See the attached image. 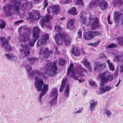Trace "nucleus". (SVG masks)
<instances>
[{"mask_svg":"<svg viewBox=\"0 0 123 123\" xmlns=\"http://www.w3.org/2000/svg\"><path fill=\"white\" fill-rule=\"evenodd\" d=\"M36 75L35 86L36 90L38 91L42 90L40 96L41 99L42 96L45 94L48 90L49 85L48 84H44L43 79L38 78L37 77L39 76L43 75V74L40 73L37 70H33L31 73L30 74L32 76L34 74Z\"/></svg>","mask_w":123,"mask_h":123,"instance_id":"nucleus-1","label":"nucleus"},{"mask_svg":"<svg viewBox=\"0 0 123 123\" xmlns=\"http://www.w3.org/2000/svg\"><path fill=\"white\" fill-rule=\"evenodd\" d=\"M82 66L80 65L77 67L78 72L76 74L74 71L73 68L74 65L73 63H70L69 66L67 69V75L68 76L78 80L80 83H82L84 81V80L82 78L79 79V76H84L85 74L87 73V70L84 68L82 67Z\"/></svg>","mask_w":123,"mask_h":123,"instance_id":"nucleus-2","label":"nucleus"},{"mask_svg":"<svg viewBox=\"0 0 123 123\" xmlns=\"http://www.w3.org/2000/svg\"><path fill=\"white\" fill-rule=\"evenodd\" d=\"M101 82L100 90L102 93L105 92L106 91L110 90L111 87L108 86H104L105 84L108 82H110L113 80V75L109 71H106L103 73H101L99 76Z\"/></svg>","mask_w":123,"mask_h":123,"instance_id":"nucleus-3","label":"nucleus"},{"mask_svg":"<svg viewBox=\"0 0 123 123\" xmlns=\"http://www.w3.org/2000/svg\"><path fill=\"white\" fill-rule=\"evenodd\" d=\"M57 61H55L52 63L49 60L47 61L44 67L45 72L49 76L55 75L57 74Z\"/></svg>","mask_w":123,"mask_h":123,"instance_id":"nucleus-4","label":"nucleus"},{"mask_svg":"<svg viewBox=\"0 0 123 123\" xmlns=\"http://www.w3.org/2000/svg\"><path fill=\"white\" fill-rule=\"evenodd\" d=\"M13 5H9L6 6L5 12L6 16H11L12 14V8L15 12L19 13L20 10L21 3L20 0H13Z\"/></svg>","mask_w":123,"mask_h":123,"instance_id":"nucleus-5","label":"nucleus"},{"mask_svg":"<svg viewBox=\"0 0 123 123\" xmlns=\"http://www.w3.org/2000/svg\"><path fill=\"white\" fill-rule=\"evenodd\" d=\"M54 38L55 39L56 43L58 45H61L64 41L66 46L69 45L71 41V38L65 33H63L59 34L57 36L56 34Z\"/></svg>","mask_w":123,"mask_h":123,"instance_id":"nucleus-6","label":"nucleus"},{"mask_svg":"<svg viewBox=\"0 0 123 123\" xmlns=\"http://www.w3.org/2000/svg\"><path fill=\"white\" fill-rule=\"evenodd\" d=\"M40 32V30L38 26H36L33 27L32 35L33 38H32L28 42L29 45L30 47H32L34 45L35 42L39 37Z\"/></svg>","mask_w":123,"mask_h":123,"instance_id":"nucleus-7","label":"nucleus"},{"mask_svg":"<svg viewBox=\"0 0 123 123\" xmlns=\"http://www.w3.org/2000/svg\"><path fill=\"white\" fill-rule=\"evenodd\" d=\"M100 36L101 34L98 31H89L84 34V37L86 40H89L93 39L96 37Z\"/></svg>","mask_w":123,"mask_h":123,"instance_id":"nucleus-8","label":"nucleus"},{"mask_svg":"<svg viewBox=\"0 0 123 123\" xmlns=\"http://www.w3.org/2000/svg\"><path fill=\"white\" fill-rule=\"evenodd\" d=\"M49 36L47 33H45L42 35L41 38L39 39L37 43V47H40L42 45H44L47 43V41L49 39Z\"/></svg>","mask_w":123,"mask_h":123,"instance_id":"nucleus-9","label":"nucleus"},{"mask_svg":"<svg viewBox=\"0 0 123 123\" xmlns=\"http://www.w3.org/2000/svg\"><path fill=\"white\" fill-rule=\"evenodd\" d=\"M0 41L2 43V45L6 50L10 51L12 49L7 39L4 37H0Z\"/></svg>","mask_w":123,"mask_h":123,"instance_id":"nucleus-10","label":"nucleus"},{"mask_svg":"<svg viewBox=\"0 0 123 123\" xmlns=\"http://www.w3.org/2000/svg\"><path fill=\"white\" fill-rule=\"evenodd\" d=\"M28 14V19H31L34 20H38L41 18L40 12L37 11H34Z\"/></svg>","mask_w":123,"mask_h":123,"instance_id":"nucleus-11","label":"nucleus"},{"mask_svg":"<svg viewBox=\"0 0 123 123\" xmlns=\"http://www.w3.org/2000/svg\"><path fill=\"white\" fill-rule=\"evenodd\" d=\"M49 49L48 48L41 47L40 51L39 54L40 55L43 54V57L48 58L49 57L50 54H52L53 52L52 50H50L49 51Z\"/></svg>","mask_w":123,"mask_h":123,"instance_id":"nucleus-12","label":"nucleus"},{"mask_svg":"<svg viewBox=\"0 0 123 123\" xmlns=\"http://www.w3.org/2000/svg\"><path fill=\"white\" fill-rule=\"evenodd\" d=\"M60 10V7L58 6H54L50 7L47 10L48 12L50 13L56 14L59 12Z\"/></svg>","mask_w":123,"mask_h":123,"instance_id":"nucleus-13","label":"nucleus"},{"mask_svg":"<svg viewBox=\"0 0 123 123\" xmlns=\"http://www.w3.org/2000/svg\"><path fill=\"white\" fill-rule=\"evenodd\" d=\"M95 65V66L94 68V69L96 71L100 70L101 69H104L106 67L105 63L101 62H98Z\"/></svg>","mask_w":123,"mask_h":123,"instance_id":"nucleus-14","label":"nucleus"},{"mask_svg":"<svg viewBox=\"0 0 123 123\" xmlns=\"http://www.w3.org/2000/svg\"><path fill=\"white\" fill-rule=\"evenodd\" d=\"M97 5L102 10L106 9L108 6V2L104 0H102L101 1L98 2Z\"/></svg>","mask_w":123,"mask_h":123,"instance_id":"nucleus-15","label":"nucleus"},{"mask_svg":"<svg viewBox=\"0 0 123 123\" xmlns=\"http://www.w3.org/2000/svg\"><path fill=\"white\" fill-rule=\"evenodd\" d=\"M74 20L73 18L69 19L67 23V29L72 30L74 29L75 26L74 25Z\"/></svg>","mask_w":123,"mask_h":123,"instance_id":"nucleus-16","label":"nucleus"},{"mask_svg":"<svg viewBox=\"0 0 123 123\" xmlns=\"http://www.w3.org/2000/svg\"><path fill=\"white\" fill-rule=\"evenodd\" d=\"M21 45L23 46V48L22 49L20 50V51L24 53L25 56H28L30 53V51L31 49L30 48L28 47V46H23L22 44Z\"/></svg>","mask_w":123,"mask_h":123,"instance_id":"nucleus-17","label":"nucleus"},{"mask_svg":"<svg viewBox=\"0 0 123 123\" xmlns=\"http://www.w3.org/2000/svg\"><path fill=\"white\" fill-rule=\"evenodd\" d=\"M50 17L49 16H44L40 21L41 26L43 28L45 25V23L49 20Z\"/></svg>","mask_w":123,"mask_h":123,"instance_id":"nucleus-18","label":"nucleus"},{"mask_svg":"<svg viewBox=\"0 0 123 123\" xmlns=\"http://www.w3.org/2000/svg\"><path fill=\"white\" fill-rule=\"evenodd\" d=\"M91 29L92 30H96L99 27V24L98 19L96 18L91 24Z\"/></svg>","mask_w":123,"mask_h":123,"instance_id":"nucleus-19","label":"nucleus"},{"mask_svg":"<svg viewBox=\"0 0 123 123\" xmlns=\"http://www.w3.org/2000/svg\"><path fill=\"white\" fill-rule=\"evenodd\" d=\"M29 36L26 34H24L19 35V39L22 43L25 42L29 39Z\"/></svg>","mask_w":123,"mask_h":123,"instance_id":"nucleus-20","label":"nucleus"},{"mask_svg":"<svg viewBox=\"0 0 123 123\" xmlns=\"http://www.w3.org/2000/svg\"><path fill=\"white\" fill-rule=\"evenodd\" d=\"M72 48L71 51L72 52V54L75 56H79L80 55V51L78 48L74 45L72 46Z\"/></svg>","mask_w":123,"mask_h":123,"instance_id":"nucleus-21","label":"nucleus"},{"mask_svg":"<svg viewBox=\"0 0 123 123\" xmlns=\"http://www.w3.org/2000/svg\"><path fill=\"white\" fill-rule=\"evenodd\" d=\"M57 91L56 88H53L51 92V97L53 98L52 101H56L58 96Z\"/></svg>","mask_w":123,"mask_h":123,"instance_id":"nucleus-22","label":"nucleus"},{"mask_svg":"<svg viewBox=\"0 0 123 123\" xmlns=\"http://www.w3.org/2000/svg\"><path fill=\"white\" fill-rule=\"evenodd\" d=\"M61 27L57 25H56L55 26V31H54L53 32V36L54 37L55 36L56 34V36H57L59 34H61L60 33L61 31Z\"/></svg>","mask_w":123,"mask_h":123,"instance_id":"nucleus-23","label":"nucleus"},{"mask_svg":"<svg viewBox=\"0 0 123 123\" xmlns=\"http://www.w3.org/2000/svg\"><path fill=\"white\" fill-rule=\"evenodd\" d=\"M114 19L116 22H119L120 17H122L123 16V14L118 12H116L114 13Z\"/></svg>","mask_w":123,"mask_h":123,"instance_id":"nucleus-24","label":"nucleus"},{"mask_svg":"<svg viewBox=\"0 0 123 123\" xmlns=\"http://www.w3.org/2000/svg\"><path fill=\"white\" fill-rule=\"evenodd\" d=\"M98 103L97 101H95L94 99L91 100L90 104V107L91 111H93L95 105L97 104Z\"/></svg>","mask_w":123,"mask_h":123,"instance_id":"nucleus-25","label":"nucleus"},{"mask_svg":"<svg viewBox=\"0 0 123 123\" xmlns=\"http://www.w3.org/2000/svg\"><path fill=\"white\" fill-rule=\"evenodd\" d=\"M112 3L114 6L117 5L121 6L123 5V1L122 0H114Z\"/></svg>","mask_w":123,"mask_h":123,"instance_id":"nucleus-26","label":"nucleus"},{"mask_svg":"<svg viewBox=\"0 0 123 123\" xmlns=\"http://www.w3.org/2000/svg\"><path fill=\"white\" fill-rule=\"evenodd\" d=\"M67 80L68 79L67 78H65L63 79L62 82V84L59 89L60 92H62V91L63 89L65 86V84L67 82Z\"/></svg>","mask_w":123,"mask_h":123,"instance_id":"nucleus-27","label":"nucleus"},{"mask_svg":"<svg viewBox=\"0 0 123 123\" xmlns=\"http://www.w3.org/2000/svg\"><path fill=\"white\" fill-rule=\"evenodd\" d=\"M68 12L70 14L73 15H77L78 13L77 9L74 7H73L71 10H69Z\"/></svg>","mask_w":123,"mask_h":123,"instance_id":"nucleus-28","label":"nucleus"},{"mask_svg":"<svg viewBox=\"0 0 123 123\" xmlns=\"http://www.w3.org/2000/svg\"><path fill=\"white\" fill-rule=\"evenodd\" d=\"M69 84H68L66 86V89L64 91V94L65 96L68 97L69 95Z\"/></svg>","mask_w":123,"mask_h":123,"instance_id":"nucleus-29","label":"nucleus"},{"mask_svg":"<svg viewBox=\"0 0 123 123\" xmlns=\"http://www.w3.org/2000/svg\"><path fill=\"white\" fill-rule=\"evenodd\" d=\"M101 0H92L90 2L89 4V7L90 8H92L94 6L95 4H97L98 2L100 1Z\"/></svg>","mask_w":123,"mask_h":123,"instance_id":"nucleus-30","label":"nucleus"},{"mask_svg":"<svg viewBox=\"0 0 123 123\" xmlns=\"http://www.w3.org/2000/svg\"><path fill=\"white\" fill-rule=\"evenodd\" d=\"M27 59L28 62L31 63H34V62L37 61L38 60L37 58H36L33 57H31L30 58H27Z\"/></svg>","mask_w":123,"mask_h":123,"instance_id":"nucleus-31","label":"nucleus"},{"mask_svg":"<svg viewBox=\"0 0 123 123\" xmlns=\"http://www.w3.org/2000/svg\"><path fill=\"white\" fill-rule=\"evenodd\" d=\"M117 41L121 45L123 46V37H119L117 38Z\"/></svg>","mask_w":123,"mask_h":123,"instance_id":"nucleus-32","label":"nucleus"},{"mask_svg":"<svg viewBox=\"0 0 123 123\" xmlns=\"http://www.w3.org/2000/svg\"><path fill=\"white\" fill-rule=\"evenodd\" d=\"M107 63L108 64L110 70L112 71H114V67L112 63L110 62V61L107 60Z\"/></svg>","mask_w":123,"mask_h":123,"instance_id":"nucleus-33","label":"nucleus"},{"mask_svg":"<svg viewBox=\"0 0 123 123\" xmlns=\"http://www.w3.org/2000/svg\"><path fill=\"white\" fill-rule=\"evenodd\" d=\"M27 28L24 26H21L18 29V31L19 32H25L27 30Z\"/></svg>","mask_w":123,"mask_h":123,"instance_id":"nucleus-34","label":"nucleus"},{"mask_svg":"<svg viewBox=\"0 0 123 123\" xmlns=\"http://www.w3.org/2000/svg\"><path fill=\"white\" fill-rule=\"evenodd\" d=\"M82 62L83 65L87 67L90 65V62H88L86 59H85L82 61Z\"/></svg>","mask_w":123,"mask_h":123,"instance_id":"nucleus-35","label":"nucleus"},{"mask_svg":"<svg viewBox=\"0 0 123 123\" xmlns=\"http://www.w3.org/2000/svg\"><path fill=\"white\" fill-rule=\"evenodd\" d=\"M5 56H6V58L8 59H10L11 58L16 59V58L15 56H14L12 54H6Z\"/></svg>","mask_w":123,"mask_h":123,"instance_id":"nucleus-36","label":"nucleus"},{"mask_svg":"<svg viewBox=\"0 0 123 123\" xmlns=\"http://www.w3.org/2000/svg\"><path fill=\"white\" fill-rule=\"evenodd\" d=\"M75 3L76 5H80L83 6H84V5L83 0H76Z\"/></svg>","mask_w":123,"mask_h":123,"instance_id":"nucleus-37","label":"nucleus"},{"mask_svg":"<svg viewBox=\"0 0 123 123\" xmlns=\"http://www.w3.org/2000/svg\"><path fill=\"white\" fill-rule=\"evenodd\" d=\"M6 26V23L3 20H0V28H4Z\"/></svg>","mask_w":123,"mask_h":123,"instance_id":"nucleus-38","label":"nucleus"},{"mask_svg":"<svg viewBox=\"0 0 123 123\" xmlns=\"http://www.w3.org/2000/svg\"><path fill=\"white\" fill-rule=\"evenodd\" d=\"M117 44L112 43L108 46L107 48H117Z\"/></svg>","mask_w":123,"mask_h":123,"instance_id":"nucleus-39","label":"nucleus"},{"mask_svg":"<svg viewBox=\"0 0 123 123\" xmlns=\"http://www.w3.org/2000/svg\"><path fill=\"white\" fill-rule=\"evenodd\" d=\"M89 82L90 85L95 86H97L96 84L94 81L90 80L89 81Z\"/></svg>","mask_w":123,"mask_h":123,"instance_id":"nucleus-40","label":"nucleus"},{"mask_svg":"<svg viewBox=\"0 0 123 123\" xmlns=\"http://www.w3.org/2000/svg\"><path fill=\"white\" fill-rule=\"evenodd\" d=\"M21 9L23 10H27L28 9V8L27 6V5L26 3L22 5L21 6Z\"/></svg>","mask_w":123,"mask_h":123,"instance_id":"nucleus-41","label":"nucleus"},{"mask_svg":"<svg viewBox=\"0 0 123 123\" xmlns=\"http://www.w3.org/2000/svg\"><path fill=\"white\" fill-rule=\"evenodd\" d=\"M65 60H63L62 59H60L59 61V65H64L65 62Z\"/></svg>","mask_w":123,"mask_h":123,"instance_id":"nucleus-42","label":"nucleus"},{"mask_svg":"<svg viewBox=\"0 0 123 123\" xmlns=\"http://www.w3.org/2000/svg\"><path fill=\"white\" fill-rule=\"evenodd\" d=\"M77 37L79 38H80L82 36V31L80 29H79L77 32Z\"/></svg>","mask_w":123,"mask_h":123,"instance_id":"nucleus-43","label":"nucleus"},{"mask_svg":"<svg viewBox=\"0 0 123 123\" xmlns=\"http://www.w3.org/2000/svg\"><path fill=\"white\" fill-rule=\"evenodd\" d=\"M48 5V1L47 0H44L43 4V6H44L43 9H44L45 8L47 7Z\"/></svg>","mask_w":123,"mask_h":123,"instance_id":"nucleus-44","label":"nucleus"},{"mask_svg":"<svg viewBox=\"0 0 123 123\" xmlns=\"http://www.w3.org/2000/svg\"><path fill=\"white\" fill-rule=\"evenodd\" d=\"M100 42V41L99 40L96 43H90L89 44V45L94 46H97L98 44Z\"/></svg>","mask_w":123,"mask_h":123,"instance_id":"nucleus-45","label":"nucleus"},{"mask_svg":"<svg viewBox=\"0 0 123 123\" xmlns=\"http://www.w3.org/2000/svg\"><path fill=\"white\" fill-rule=\"evenodd\" d=\"M27 5V6L28 9L30 8H31L32 6V4L31 2H27L26 3Z\"/></svg>","mask_w":123,"mask_h":123,"instance_id":"nucleus-46","label":"nucleus"},{"mask_svg":"<svg viewBox=\"0 0 123 123\" xmlns=\"http://www.w3.org/2000/svg\"><path fill=\"white\" fill-rule=\"evenodd\" d=\"M23 21V20H20L16 22L15 23V24L16 25H17L20 23H22Z\"/></svg>","mask_w":123,"mask_h":123,"instance_id":"nucleus-47","label":"nucleus"},{"mask_svg":"<svg viewBox=\"0 0 123 123\" xmlns=\"http://www.w3.org/2000/svg\"><path fill=\"white\" fill-rule=\"evenodd\" d=\"M81 22L83 24H86V19L85 18H83L81 20Z\"/></svg>","mask_w":123,"mask_h":123,"instance_id":"nucleus-48","label":"nucleus"},{"mask_svg":"<svg viewBox=\"0 0 123 123\" xmlns=\"http://www.w3.org/2000/svg\"><path fill=\"white\" fill-rule=\"evenodd\" d=\"M106 114L108 116H110L111 114V112L108 110H106Z\"/></svg>","mask_w":123,"mask_h":123,"instance_id":"nucleus-49","label":"nucleus"},{"mask_svg":"<svg viewBox=\"0 0 123 123\" xmlns=\"http://www.w3.org/2000/svg\"><path fill=\"white\" fill-rule=\"evenodd\" d=\"M59 2L61 4H66V0H59Z\"/></svg>","mask_w":123,"mask_h":123,"instance_id":"nucleus-50","label":"nucleus"},{"mask_svg":"<svg viewBox=\"0 0 123 123\" xmlns=\"http://www.w3.org/2000/svg\"><path fill=\"white\" fill-rule=\"evenodd\" d=\"M99 57L100 58L106 57V56L103 53L100 54L99 55Z\"/></svg>","mask_w":123,"mask_h":123,"instance_id":"nucleus-51","label":"nucleus"},{"mask_svg":"<svg viewBox=\"0 0 123 123\" xmlns=\"http://www.w3.org/2000/svg\"><path fill=\"white\" fill-rule=\"evenodd\" d=\"M32 68L31 67H29L28 68H26V70L28 71V73H29L30 72Z\"/></svg>","mask_w":123,"mask_h":123,"instance_id":"nucleus-52","label":"nucleus"},{"mask_svg":"<svg viewBox=\"0 0 123 123\" xmlns=\"http://www.w3.org/2000/svg\"><path fill=\"white\" fill-rule=\"evenodd\" d=\"M40 0H33L34 2V4H37L39 3Z\"/></svg>","mask_w":123,"mask_h":123,"instance_id":"nucleus-53","label":"nucleus"},{"mask_svg":"<svg viewBox=\"0 0 123 123\" xmlns=\"http://www.w3.org/2000/svg\"><path fill=\"white\" fill-rule=\"evenodd\" d=\"M66 4L70 3L72 2V0H66Z\"/></svg>","mask_w":123,"mask_h":123,"instance_id":"nucleus-54","label":"nucleus"},{"mask_svg":"<svg viewBox=\"0 0 123 123\" xmlns=\"http://www.w3.org/2000/svg\"><path fill=\"white\" fill-rule=\"evenodd\" d=\"M120 71L121 72H123V65L120 66Z\"/></svg>","mask_w":123,"mask_h":123,"instance_id":"nucleus-55","label":"nucleus"},{"mask_svg":"<svg viewBox=\"0 0 123 123\" xmlns=\"http://www.w3.org/2000/svg\"><path fill=\"white\" fill-rule=\"evenodd\" d=\"M58 48L56 47L55 48V52L58 55H59L60 54V52L58 51Z\"/></svg>","mask_w":123,"mask_h":123,"instance_id":"nucleus-56","label":"nucleus"},{"mask_svg":"<svg viewBox=\"0 0 123 123\" xmlns=\"http://www.w3.org/2000/svg\"><path fill=\"white\" fill-rule=\"evenodd\" d=\"M108 21V23L109 24H110V25H111L112 24V22H111L110 21V20H107Z\"/></svg>","mask_w":123,"mask_h":123,"instance_id":"nucleus-57","label":"nucleus"},{"mask_svg":"<svg viewBox=\"0 0 123 123\" xmlns=\"http://www.w3.org/2000/svg\"><path fill=\"white\" fill-rule=\"evenodd\" d=\"M81 51L82 52V53L84 54H85V52L84 51V50L82 48L81 49Z\"/></svg>","mask_w":123,"mask_h":123,"instance_id":"nucleus-58","label":"nucleus"},{"mask_svg":"<svg viewBox=\"0 0 123 123\" xmlns=\"http://www.w3.org/2000/svg\"><path fill=\"white\" fill-rule=\"evenodd\" d=\"M87 67L90 70V71H91V68L90 65H89V66H87Z\"/></svg>","mask_w":123,"mask_h":123,"instance_id":"nucleus-59","label":"nucleus"},{"mask_svg":"<svg viewBox=\"0 0 123 123\" xmlns=\"http://www.w3.org/2000/svg\"><path fill=\"white\" fill-rule=\"evenodd\" d=\"M110 15H109V16H108V17H107L108 18L107 20H110Z\"/></svg>","mask_w":123,"mask_h":123,"instance_id":"nucleus-60","label":"nucleus"},{"mask_svg":"<svg viewBox=\"0 0 123 123\" xmlns=\"http://www.w3.org/2000/svg\"><path fill=\"white\" fill-rule=\"evenodd\" d=\"M76 112L77 113H80L81 112V111H76Z\"/></svg>","mask_w":123,"mask_h":123,"instance_id":"nucleus-61","label":"nucleus"},{"mask_svg":"<svg viewBox=\"0 0 123 123\" xmlns=\"http://www.w3.org/2000/svg\"><path fill=\"white\" fill-rule=\"evenodd\" d=\"M120 81H121V80L120 79H119V81H118V83H117V84H119L120 82Z\"/></svg>","mask_w":123,"mask_h":123,"instance_id":"nucleus-62","label":"nucleus"},{"mask_svg":"<svg viewBox=\"0 0 123 123\" xmlns=\"http://www.w3.org/2000/svg\"><path fill=\"white\" fill-rule=\"evenodd\" d=\"M119 85V84H117L115 86H117L118 85Z\"/></svg>","mask_w":123,"mask_h":123,"instance_id":"nucleus-63","label":"nucleus"},{"mask_svg":"<svg viewBox=\"0 0 123 123\" xmlns=\"http://www.w3.org/2000/svg\"><path fill=\"white\" fill-rule=\"evenodd\" d=\"M122 25H123V19L122 20Z\"/></svg>","mask_w":123,"mask_h":123,"instance_id":"nucleus-64","label":"nucleus"}]
</instances>
